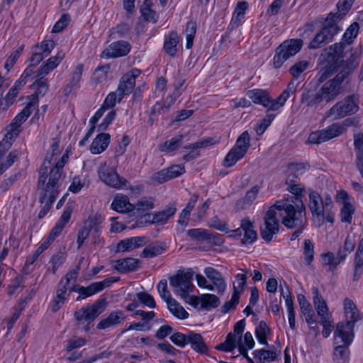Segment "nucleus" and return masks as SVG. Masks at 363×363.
I'll use <instances>...</instances> for the list:
<instances>
[{
  "label": "nucleus",
  "instance_id": "obj_1",
  "mask_svg": "<svg viewBox=\"0 0 363 363\" xmlns=\"http://www.w3.org/2000/svg\"><path fill=\"white\" fill-rule=\"evenodd\" d=\"M359 24L354 23L343 33L340 43L331 45L326 49L319 58L320 69L318 71V78L320 82H323L338 67L339 62H345L344 50L346 45H351L356 38L358 33Z\"/></svg>",
  "mask_w": 363,
  "mask_h": 363
},
{
  "label": "nucleus",
  "instance_id": "obj_2",
  "mask_svg": "<svg viewBox=\"0 0 363 363\" xmlns=\"http://www.w3.org/2000/svg\"><path fill=\"white\" fill-rule=\"evenodd\" d=\"M355 55L352 54L351 57L348 60H345V62H340L338 67L335 69L331 74H330L324 81H326L335 73H337L335 77L329 81L325 82L319 91L323 96L325 101L330 102L335 100L337 96L342 91V84L354 71L357 67V63L355 62ZM318 74V72L317 73ZM319 83H323L319 81L318 76L316 75Z\"/></svg>",
  "mask_w": 363,
  "mask_h": 363
},
{
  "label": "nucleus",
  "instance_id": "obj_3",
  "mask_svg": "<svg viewBox=\"0 0 363 363\" xmlns=\"http://www.w3.org/2000/svg\"><path fill=\"white\" fill-rule=\"evenodd\" d=\"M345 322H339L334 332V344L350 347L354 340V328L359 318V310L352 300L345 298L343 301Z\"/></svg>",
  "mask_w": 363,
  "mask_h": 363
},
{
  "label": "nucleus",
  "instance_id": "obj_4",
  "mask_svg": "<svg viewBox=\"0 0 363 363\" xmlns=\"http://www.w3.org/2000/svg\"><path fill=\"white\" fill-rule=\"evenodd\" d=\"M272 207L281 218L282 224L289 229H294L306 223V207L303 203H294L289 198L276 201Z\"/></svg>",
  "mask_w": 363,
  "mask_h": 363
},
{
  "label": "nucleus",
  "instance_id": "obj_5",
  "mask_svg": "<svg viewBox=\"0 0 363 363\" xmlns=\"http://www.w3.org/2000/svg\"><path fill=\"white\" fill-rule=\"evenodd\" d=\"M103 216L99 213H91L84 220L77 235V249L79 250L91 234L94 238L99 237L102 230Z\"/></svg>",
  "mask_w": 363,
  "mask_h": 363
},
{
  "label": "nucleus",
  "instance_id": "obj_6",
  "mask_svg": "<svg viewBox=\"0 0 363 363\" xmlns=\"http://www.w3.org/2000/svg\"><path fill=\"white\" fill-rule=\"evenodd\" d=\"M303 42L300 38L284 40L276 49L272 62L275 69H280L290 57L295 56L302 48Z\"/></svg>",
  "mask_w": 363,
  "mask_h": 363
},
{
  "label": "nucleus",
  "instance_id": "obj_7",
  "mask_svg": "<svg viewBox=\"0 0 363 363\" xmlns=\"http://www.w3.org/2000/svg\"><path fill=\"white\" fill-rule=\"evenodd\" d=\"M97 174L104 184L113 189H128L131 186L126 179L118 174L116 167L108 165L106 162L99 165Z\"/></svg>",
  "mask_w": 363,
  "mask_h": 363
},
{
  "label": "nucleus",
  "instance_id": "obj_8",
  "mask_svg": "<svg viewBox=\"0 0 363 363\" xmlns=\"http://www.w3.org/2000/svg\"><path fill=\"white\" fill-rule=\"evenodd\" d=\"M45 178L43 176L38 178V187L41 190L39 202L43 204L42 208L38 213V218H44L52 207V205L59 196L60 190L58 187L50 186L48 184L45 183Z\"/></svg>",
  "mask_w": 363,
  "mask_h": 363
},
{
  "label": "nucleus",
  "instance_id": "obj_9",
  "mask_svg": "<svg viewBox=\"0 0 363 363\" xmlns=\"http://www.w3.org/2000/svg\"><path fill=\"white\" fill-rule=\"evenodd\" d=\"M177 210L175 203H169L162 211L142 216L136 220L137 225L141 227L152 224H166L169 218L176 213Z\"/></svg>",
  "mask_w": 363,
  "mask_h": 363
},
{
  "label": "nucleus",
  "instance_id": "obj_10",
  "mask_svg": "<svg viewBox=\"0 0 363 363\" xmlns=\"http://www.w3.org/2000/svg\"><path fill=\"white\" fill-rule=\"evenodd\" d=\"M358 108L357 99L354 95H350L333 106L328 112V116L340 119L355 113Z\"/></svg>",
  "mask_w": 363,
  "mask_h": 363
},
{
  "label": "nucleus",
  "instance_id": "obj_11",
  "mask_svg": "<svg viewBox=\"0 0 363 363\" xmlns=\"http://www.w3.org/2000/svg\"><path fill=\"white\" fill-rule=\"evenodd\" d=\"M345 128L343 125L334 123L324 129L311 132L308 138L309 144L319 145L342 135Z\"/></svg>",
  "mask_w": 363,
  "mask_h": 363
},
{
  "label": "nucleus",
  "instance_id": "obj_12",
  "mask_svg": "<svg viewBox=\"0 0 363 363\" xmlns=\"http://www.w3.org/2000/svg\"><path fill=\"white\" fill-rule=\"evenodd\" d=\"M67 155H63L61 158L57 161L55 164L50 168L49 172L48 167H42L39 171L38 177L43 176L45 178V183L48 184L50 186L60 188L59 182L62 177L63 168L67 162Z\"/></svg>",
  "mask_w": 363,
  "mask_h": 363
},
{
  "label": "nucleus",
  "instance_id": "obj_13",
  "mask_svg": "<svg viewBox=\"0 0 363 363\" xmlns=\"http://www.w3.org/2000/svg\"><path fill=\"white\" fill-rule=\"evenodd\" d=\"M192 278L193 272L191 271L178 270L175 274L169 277V284L176 294L186 298L189 296V289Z\"/></svg>",
  "mask_w": 363,
  "mask_h": 363
},
{
  "label": "nucleus",
  "instance_id": "obj_14",
  "mask_svg": "<svg viewBox=\"0 0 363 363\" xmlns=\"http://www.w3.org/2000/svg\"><path fill=\"white\" fill-rule=\"evenodd\" d=\"M277 212L271 206L264 213V225L260 228V235L267 242L272 240L274 235L279 231V220Z\"/></svg>",
  "mask_w": 363,
  "mask_h": 363
},
{
  "label": "nucleus",
  "instance_id": "obj_15",
  "mask_svg": "<svg viewBox=\"0 0 363 363\" xmlns=\"http://www.w3.org/2000/svg\"><path fill=\"white\" fill-rule=\"evenodd\" d=\"M246 94L255 104L260 105L267 111H274L280 108L277 98L272 99L269 91L267 89H252L248 90Z\"/></svg>",
  "mask_w": 363,
  "mask_h": 363
},
{
  "label": "nucleus",
  "instance_id": "obj_16",
  "mask_svg": "<svg viewBox=\"0 0 363 363\" xmlns=\"http://www.w3.org/2000/svg\"><path fill=\"white\" fill-rule=\"evenodd\" d=\"M141 73L142 71L140 69L132 68L121 76L116 89L120 99H124L133 92L135 87L136 79Z\"/></svg>",
  "mask_w": 363,
  "mask_h": 363
},
{
  "label": "nucleus",
  "instance_id": "obj_17",
  "mask_svg": "<svg viewBox=\"0 0 363 363\" xmlns=\"http://www.w3.org/2000/svg\"><path fill=\"white\" fill-rule=\"evenodd\" d=\"M35 79L29 85L28 88L33 91V93L26 96V100L38 106L39 98L43 97L48 92L50 84L48 77L40 75L35 72Z\"/></svg>",
  "mask_w": 363,
  "mask_h": 363
},
{
  "label": "nucleus",
  "instance_id": "obj_18",
  "mask_svg": "<svg viewBox=\"0 0 363 363\" xmlns=\"http://www.w3.org/2000/svg\"><path fill=\"white\" fill-rule=\"evenodd\" d=\"M186 234L191 239L196 241H206L207 243L214 246H222L225 240L222 235L217 233H211L204 228L189 229Z\"/></svg>",
  "mask_w": 363,
  "mask_h": 363
},
{
  "label": "nucleus",
  "instance_id": "obj_19",
  "mask_svg": "<svg viewBox=\"0 0 363 363\" xmlns=\"http://www.w3.org/2000/svg\"><path fill=\"white\" fill-rule=\"evenodd\" d=\"M332 206V199L327 195L323 201L321 196L315 191H312L309 194V208L313 216L324 220L325 208Z\"/></svg>",
  "mask_w": 363,
  "mask_h": 363
},
{
  "label": "nucleus",
  "instance_id": "obj_20",
  "mask_svg": "<svg viewBox=\"0 0 363 363\" xmlns=\"http://www.w3.org/2000/svg\"><path fill=\"white\" fill-rule=\"evenodd\" d=\"M106 306V299L99 298L91 306L82 307L79 311L76 312L75 318L77 320L93 321L104 312Z\"/></svg>",
  "mask_w": 363,
  "mask_h": 363
},
{
  "label": "nucleus",
  "instance_id": "obj_21",
  "mask_svg": "<svg viewBox=\"0 0 363 363\" xmlns=\"http://www.w3.org/2000/svg\"><path fill=\"white\" fill-rule=\"evenodd\" d=\"M79 267H77L74 269L69 270L65 276H63L57 284L56 289V294H57L58 298H62L65 296L69 299L70 289L72 284H75L79 276Z\"/></svg>",
  "mask_w": 363,
  "mask_h": 363
},
{
  "label": "nucleus",
  "instance_id": "obj_22",
  "mask_svg": "<svg viewBox=\"0 0 363 363\" xmlns=\"http://www.w3.org/2000/svg\"><path fill=\"white\" fill-rule=\"evenodd\" d=\"M12 143L8 140L3 139L0 142V176L6 172L18 158L16 150L11 151L6 155Z\"/></svg>",
  "mask_w": 363,
  "mask_h": 363
},
{
  "label": "nucleus",
  "instance_id": "obj_23",
  "mask_svg": "<svg viewBox=\"0 0 363 363\" xmlns=\"http://www.w3.org/2000/svg\"><path fill=\"white\" fill-rule=\"evenodd\" d=\"M130 50V44L128 41L121 40L110 43L101 55L106 59H115L128 55Z\"/></svg>",
  "mask_w": 363,
  "mask_h": 363
},
{
  "label": "nucleus",
  "instance_id": "obj_24",
  "mask_svg": "<svg viewBox=\"0 0 363 363\" xmlns=\"http://www.w3.org/2000/svg\"><path fill=\"white\" fill-rule=\"evenodd\" d=\"M179 35L177 30H173L165 33L162 46L163 52L170 57H176L179 52Z\"/></svg>",
  "mask_w": 363,
  "mask_h": 363
},
{
  "label": "nucleus",
  "instance_id": "obj_25",
  "mask_svg": "<svg viewBox=\"0 0 363 363\" xmlns=\"http://www.w3.org/2000/svg\"><path fill=\"white\" fill-rule=\"evenodd\" d=\"M347 258L346 253L339 249L337 256L332 252H326L321 254L322 264L323 267H328V271L333 272L337 269V266L345 262Z\"/></svg>",
  "mask_w": 363,
  "mask_h": 363
},
{
  "label": "nucleus",
  "instance_id": "obj_26",
  "mask_svg": "<svg viewBox=\"0 0 363 363\" xmlns=\"http://www.w3.org/2000/svg\"><path fill=\"white\" fill-rule=\"evenodd\" d=\"M242 228H243V238L241 240V245L254 244L257 240V233L254 228L253 222L249 217L242 219Z\"/></svg>",
  "mask_w": 363,
  "mask_h": 363
},
{
  "label": "nucleus",
  "instance_id": "obj_27",
  "mask_svg": "<svg viewBox=\"0 0 363 363\" xmlns=\"http://www.w3.org/2000/svg\"><path fill=\"white\" fill-rule=\"evenodd\" d=\"M111 208L114 211L124 213L135 211V206L130 202L129 198L124 194H116L111 204Z\"/></svg>",
  "mask_w": 363,
  "mask_h": 363
},
{
  "label": "nucleus",
  "instance_id": "obj_28",
  "mask_svg": "<svg viewBox=\"0 0 363 363\" xmlns=\"http://www.w3.org/2000/svg\"><path fill=\"white\" fill-rule=\"evenodd\" d=\"M111 143L109 133L100 132L93 140L90 145V152L93 155H99L104 152Z\"/></svg>",
  "mask_w": 363,
  "mask_h": 363
},
{
  "label": "nucleus",
  "instance_id": "obj_29",
  "mask_svg": "<svg viewBox=\"0 0 363 363\" xmlns=\"http://www.w3.org/2000/svg\"><path fill=\"white\" fill-rule=\"evenodd\" d=\"M204 273L206 277L212 282L213 286L216 287L218 292L223 293L226 290V282L218 270L208 267L205 268Z\"/></svg>",
  "mask_w": 363,
  "mask_h": 363
},
{
  "label": "nucleus",
  "instance_id": "obj_30",
  "mask_svg": "<svg viewBox=\"0 0 363 363\" xmlns=\"http://www.w3.org/2000/svg\"><path fill=\"white\" fill-rule=\"evenodd\" d=\"M145 245L144 237H131L121 240L116 246L117 252H130Z\"/></svg>",
  "mask_w": 363,
  "mask_h": 363
},
{
  "label": "nucleus",
  "instance_id": "obj_31",
  "mask_svg": "<svg viewBox=\"0 0 363 363\" xmlns=\"http://www.w3.org/2000/svg\"><path fill=\"white\" fill-rule=\"evenodd\" d=\"M73 210L74 208L72 205H67L64 208L59 220L55 223L54 227L50 231L53 235L58 237L61 234L65 226L69 223Z\"/></svg>",
  "mask_w": 363,
  "mask_h": 363
},
{
  "label": "nucleus",
  "instance_id": "obj_32",
  "mask_svg": "<svg viewBox=\"0 0 363 363\" xmlns=\"http://www.w3.org/2000/svg\"><path fill=\"white\" fill-rule=\"evenodd\" d=\"M64 54L58 52L55 56L50 57L46 61L43 62L42 65L36 70L40 75L48 76L51 72L55 69L64 59Z\"/></svg>",
  "mask_w": 363,
  "mask_h": 363
},
{
  "label": "nucleus",
  "instance_id": "obj_33",
  "mask_svg": "<svg viewBox=\"0 0 363 363\" xmlns=\"http://www.w3.org/2000/svg\"><path fill=\"white\" fill-rule=\"evenodd\" d=\"M84 71V65H78L71 73L69 82L64 87V94L69 96L74 90L79 87V82L82 79Z\"/></svg>",
  "mask_w": 363,
  "mask_h": 363
},
{
  "label": "nucleus",
  "instance_id": "obj_34",
  "mask_svg": "<svg viewBox=\"0 0 363 363\" xmlns=\"http://www.w3.org/2000/svg\"><path fill=\"white\" fill-rule=\"evenodd\" d=\"M140 261L133 257L117 259L114 268L121 274L136 271L139 268Z\"/></svg>",
  "mask_w": 363,
  "mask_h": 363
},
{
  "label": "nucleus",
  "instance_id": "obj_35",
  "mask_svg": "<svg viewBox=\"0 0 363 363\" xmlns=\"http://www.w3.org/2000/svg\"><path fill=\"white\" fill-rule=\"evenodd\" d=\"M333 34L324 30L322 28L318 33L312 38L308 44L309 49L322 48L333 40Z\"/></svg>",
  "mask_w": 363,
  "mask_h": 363
},
{
  "label": "nucleus",
  "instance_id": "obj_36",
  "mask_svg": "<svg viewBox=\"0 0 363 363\" xmlns=\"http://www.w3.org/2000/svg\"><path fill=\"white\" fill-rule=\"evenodd\" d=\"M70 292H77L79 296L77 301L85 299L99 293L95 282H92L87 286H80L79 284H72Z\"/></svg>",
  "mask_w": 363,
  "mask_h": 363
},
{
  "label": "nucleus",
  "instance_id": "obj_37",
  "mask_svg": "<svg viewBox=\"0 0 363 363\" xmlns=\"http://www.w3.org/2000/svg\"><path fill=\"white\" fill-rule=\"evenodd\" d=\"M125 317L123 313L120 310H116L111 312L106 318L101 319L97 324V328L99 330H104L111 326L120 324Z\"/></svg>",
  "mask_w": 363,
  "mask_h": 363
},
{
  "label": "nucleus",
  "instance_id": "obj_38",
  "mask_svg": "<svg viewBox=\"0 0 363 363\" xmlns=\"http://www.w3.org/2000/svg\"><path fill=\"white\" fill-rule=\"evenodd\" d=\"M167 250V245L163 242H155L146 246L140 253L143 258H152L163 254Z\"/></svg>",
  "mask_w": 363,
  "mask_h": 363
},
{
  "label": "nucleus",
  "instance_id": "obj_39",
  "mask_svg": "<svg viewBox=\"0 0 363 363\" xmlns=\"http://www.w3.org/2000/svg\"><path fill=\"white\" fill-rule=\"evenodd\" d=\"M184 135L179 134L172 137L171 139L164 141L159 145V150L161 152L168 154L174 152L181 147L183 141Z\"/></svg>",
  "mask_w": 363,
  "mask_h": 363
},
{
  "label": "nucleus",
  "instance_id": "obj_40",
  "mask_svg": "<svg viewBox=\"0 0 363 363\" xmlns=\"http://www.w3.org/2000/svg\"><path fill=\"white\" fill-rule=\"evenodd\" d=\"M189 344L191 349L197 353L206 354L208 351V347L203 337L199 333H191L189 337Z\"/></svg>",
  "mask_w": 363,
  "mask_h": 363
},
{
  "label": "nucleus",
  "instance_id": "obj_41",
  "mask_svg": "<svg viewBox=\"0 0 363 363\" xmlns=\"http://www.w3.org/2000/svg\"><path fill=\"white\" fill-rule=\"evenodd\" d=\"M286 289L288 291V294L284 296V290H281V295L284 296L285 299V305L287 311L288 320L289 327L291 330H295L296 328V313L294 309V300L291 296V293L289 290V288L286 286Z\"/></svg>",
  "mask_w": 363,
  "mask_h": 363
},
{
  "label": "nucleus",
  "instance_id": "obj_42",
  "mask_svg": "<svg viewBox=\"0 0 363 363\" xmlns=\"http://www.w3.org/2000/svg\"><path fill=\"white\" fill-rule=\"evenodd\" d=\"M260 187L255 185L247 191L244 197L236 201V207L239 209H245L247 206H251L257 199Z\"/></svg>",
  "mask_w": 363,
  "mask_h": 363
},
{
  "label": "nucleus",
  "instance_id": "obj_43",
  "mask_svg": "<svg viewBox=\"0 0 363 363\" xmlns=\"http://www.w3.org/2000/svg\"><path fill=\"white\" fill-rule=\"evenodd\" d=\"M179 88H177L175 91L168 94L162 100L157 101L152 107V113H160L163 109H169L176 101L179 97Z\"/></svg>",
  "mask_w": 363,
  "mask_h": 363
},
{
  "label": "nucleus",
  "instance_id": "obj_44",
  "mask_svg": "<svg viewBox=\"0 0 363 363\" xmlns=\"http://www.w3.org/2000/svg\"><path fill=\"white\" fill-rule=\"evenodd\" d=\"M243 273H238L234 276V281H233V293L235 294L238 296L241 297L245 292L247 284V272L242 270Z\"/></svg>",
  "mask_w": 363,
  "mask_h": 363
},
{
  "label": "nucleus",
  "instance_id": "obj_45",
  "mask_svg": "<svg viewBox=\"0 0 363 363\" xmlns=\"http://www.w3.org/2000/svg\"><path fill=\"white\" fill-rule=\"evenodd\" d=\"M245 155V152L233 146L226 154L223 160V166L227 168L233 167L238 162L243 159Z\"/></svg>",
  "mask_w": 363,
  "mask_h": 363
},
{
  "label": "nucleus",
  "instance_id": "obj_46",
  "mask_svg": "<svg viewBox=\"0 0 363 363\" xmlns=\"http://www.w3.org/2000/svg\"><path fill=\"white\" fill-rule=\"evenodd\" d=\"M342 17L337 13H335L330 12L328 14V17L325 19L322 28L324 29V30H326L329 33L333 34V36L334 37L340 30V28L337 24V20L342 19Z\"/></svg>",
  "mask_w": 363,
  "mask_h": 363
},
{
  "label": "nucleus",
  "instance_id": "obj_47",
  "mask_svg": "<svg viewBox=\"0 0 363 363\" xmlns=\"http://www.w3.org/2000/svg\"><path fill=\"white\" fill-rule=\"evenodd\" d=\"M363 253V238L359 241L357 250L354 258V272L353 280L358 281L363 274V257L361 255Z\"/></svg>",
  "mask_w": 363,
  "mask_h": 363
},
{
  "label": "nucleus",
  "instance_id": "obj_48",
  "mask_svg": "<svg viewBox=\"0 0 363 363\" xmlns=\"http://www.w3.org/2000/svg\"><path fill=\"white\" fill-rule=\"evenodd\" d=\"M357 155V167L359 174L363 177V133H359L354 141Z\"/></svg>",
  "mask_w": 363,
  "mask_h": 363
},
{
  "label": "nucleus",
  "instance_id": "obj_49",
  "mask_svg": "<svg viewBox=\"0 0 363 363\" xmlns=\"http://www.w3.org/2000/svg\"><path fill=\"white\" fill-rule=\"evenodd\" d=\"M323 101H325V99L319 91L315 94L311 91H306L303 92L301 96V104H306L309 108L317 106Z\"/></svg>",
  "mask_w": 363,
  "mask_h": 363
},
{
  "label": "nucleus",
  "instance_id": "obj_50",
  "mask_svg": "<svg viewBox=\"0 0 363 363\" xmlns=\"http://www.w3.org/2000/svg\"><path fill=\"white\" fill-rule=\"evenodd\" d=\"M154 198L150 196H143L138 201L135 206V211L137 213L140 215V218L145 213H147V211L154 208Z\"/></svg>",
  "mask_w": 363,
  "mask_h": 363
},
{
  "label": "nucleus",
  "instance_id": "obj_51",
  "mask_svg": "<svg viewBox=\"0 0 363 363\" xmlns=\"http://www.w3.org/2000/svg\"><path fill=\"white\" fill-rule=\"evenodd\" d=\"M270 333V328L264 320H261L255 330V337L259 344L268 345L267 335Z\"/></svg>",
  "mask_w": 363,
  "mask_h": 363
},
{
  "label": "nucleus",
  "instance_id": "obj_52",
  "mask_svg": "<svg viewBox=\"0 0 363 363\" xmlns=\"http://www.w3.org/2000/svg\"><path fill=\"white\" fill-rule=\"evenodd\" d=\"M238 344L236 335L230 332L226 335L225 341L218 344L216 349L224 352H231L237 347Z\"/></svg>",
  "mask_w": 363,
  "mask_h": 363
},
{
  "label": "nucleus",
  "instance_id": "obj_53",
  "mask_svg": "<svg viewBox=\"0 0 363 363\" xmlns=\"http://www.w3.org/2000/svg\"><path fill=\"white\" fill-rule=\"evenodd\" d=\"M349 347L337 345L334 348L333 361L335 363H349L350 351Z\"/></svg>",
  "mask_w": 363,
  "mask_h": 363
},
{
  "label": "nucleus",
  "instance_id": "obj_54",
  "mask_svg": "<svg viewBox=\"0 0 363 363\" xmlns=\"http://www.w3.org/2000/svg\"><path fill=\"white\" fill-rule=\"evenodd\" d=\"M315 246L312 240L306 239L303 242V257L304 263L307 266H311L314 260Z\"/></svg>",
  "mask_w": 363,
  "mask_h": 363
},
{
  "label": "nucleus",
  "instance_id": "obj_55",
  "mask_svg": "<svg viewBox=\"0 0 363 363\" xmlns=\"http://www.w3.org/2000/svg\"><path fill=\"white\" fill-rule=\"evenodd\" d=\"M167 308L178 319L186 320L189 316V313L175 299L167 304Z\"/></svg>",
  "mask_w": 363,
  "mask_h": 363
},
{
  "label": "nucleus",
  "instance_id": "obj_56",
  "mask_svg": "<svg viewBox=\"0 0 363 363\" xmlns=\"http://www.w3.org/2000/svg\"><path fill=\"white\" fill-rule=\"evenodd\" d=\"M219 304V298L215 294H205L201 296V308L203 309L216 308Z\"/></svg>",
  "mask_w": 363,
  "mask_h": 363
},
{
  "label": "nucleus",
  "instance_id": "obj_57",
  "mask_svg": "<svg viewBox=\"0 0 363 363\" xmlns=\"http://www.w3.org/2000/svg\"><path fill=\"white\" fill-rule=\"evenodd\" d=\"M254 358L259 361L260 363L262 362H273L277 358V354L274 351L268 350L265 349H259L256 350L252 352Z\"/></svg>",
  "mask_w": 363,
  "mask_h": 363
},
{
  "label": "nucleus",
  "instance_id": "obj_58",
  "mask_svg": "<svg viewBox=\"0 0 363 363\" xmlns=\"http://www.w3.org/2000/svg\"><path fill=\"white\" fill-rule=\"evenodd\" d=\"M298 84H295L294 80L290 81L286 88L277 97L280 108L284 106L289 98L296 93Z\"/></svg>",
  "mask_w": 363,
  "mask_h": 363
},
{
  "label": "nucleus",
  "instance_id": "obj_59",
  "mask_svg": "<svg viewBox=\"0 0 363 363\" xmlns=\"http://www.w3.org/2000/svg\"><path fill=\"white\" fill-rule=\"evenodd\" d=\"M196 32V23L194 21H189L186 24V49L189 50L193 47L194 40Z\"/></svg>",
  "mask_w": 363,
  "mask_h": 363
},
{
  "label": "nucleus",
  "instance_id": "obj_60",
  "mask_svg": "<svg viewBox=\"0 0 363 363\" xmlns=\"http://www.w3.org/2000/svg\"><path fill=\"white\" fill-rule=\"evenodd\" d=\"M289 191L293 195V196L288 197L291 202L294 203H299L301 204L303 202L304 191L303 187H301L300 184H293L290 185L288 188Z\"/></svg>",
  "mask_w": 363,
  "mask_h": 363
},
{
  "label": "nucleus",
  "instance_id": "obj_61",
  "mask_svg": "<svg viewBox=\"0 0 363 363\" xmlns=\"http://www.w3.org/2000/svg\"><path fill=\"white\" fill-rule=\"evenodd\" d=\"M26 281V277L23 274H19L11 280V283L7 286V294L9 296L13 295L16 291L24 287L23 284Z\"/></svg>",
  "mask_w": 363,
  "mask_h": 363
},
{
  "label": "nucleus",
  "instance_id": "obj_62",
  "mask_svg": "<svg viewBox=\"0 0 363 363\" xmlns=\"http://www.w3.org/2000/svg\"><path fill=\"white\" fill-rule=\"evenodd\" d=\"M354 211V208L351 203H344L342 206L340 212L341 222L350 224L352 221Z\"/></svg>",
  "mask_w": 363,
  "mask_h": 363
},
{
  "label": "nucleus",
  "instance_id": "obj_63",
  "mask_svg": "<svg viewBox=\"0 0 363 363\" xmlns=\"http://www.w3.org/2000/svg\"><path fill=\"white\" fill-rule=\"evenodd\" d=\"M233 146L247 154L250 146V136L247 130L243 131L238 136Z\"/></svg>",
  "mask_w": 363,
  "mask_h": 363
},
{
  "label": "nucleus",
  "instance_id": "obj_64",
  "mask_svg": "<svg viewBox=\"0 0 363 363\" xmlns=\"http://www.w3.org/2000/svg\"><path fill=\"white\" fill-rule=\"evenodd\" d=\"M36 107L38 106L27 101L23 108L14 117L15 121L23 124L27 121Z\"/></svg>",
  "mask_w": 363,
  "mask_h": 363
}]
</instances>
